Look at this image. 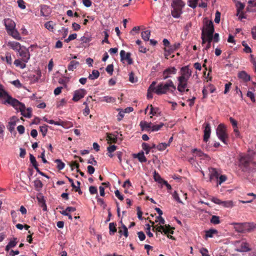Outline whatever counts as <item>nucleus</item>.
<instances>
[{"instance_id": "nucleus-1", "label": "nucleus", "mask_w": 256, "mask_h": 256, "mask_svg": "<svg viewBox=\"0 0 256 256\" xmlns=\"http://www.w3.org/2000/svg\"><path fill=\"white\" fill-rule=\"evenodd\" d=\"M156 82L153 81L149 86V90H152L158 95H162L166 94L168 92L173 93L176 90L173 82L170 80L166 83L160 82L157 86H156Z\"/></svg>"}, {"instance_id": "nucleus-2", "label": "nucleus", "mask_w": 256, "mask_h": 256, "mask_svg": "<svg viewBox=\"0 0 256 256\" xmlns=\"http://www.w3.org/2000/svg\"><path fill=\"white\" fill-rule=\"evenodd\" d=\"M180 76L177 78L178 82L177 89L180 92H184L185 88L188 86V82L192 75V70L188 66H184L180 68Z\"/></svg>"}, {"instance_id": "nucleus-3", "label": "nucleus", "mask_w": 256, "mask_h": 256, "mask_svg": "<svg viewBox=\"0 0 256 256\" xmlns=\"http://www.w3.org/2000/svg\"><path fill=\"white\" fill-rule=\"evenodd\" d=\"M12 105L16 110H19L21 112V114L26 117L30 118L32 116V110L31 108L26 109L24 104L20 102L18 100H13Z\"/></svg>"}, {"instance_id": "nucleus-4", "label": "nucleus", "mask_w": 256, "mask_h": 256, "mask_svg": "<svg viewBox=\"0 0 256 256\" xmlns=\"http://www.w3.org/2000/svg\"><path fill=\"white\" fill-rule=\"evenodd\" d=\"M216 134L218 138L224 144H228V134L226 132V126L222 124H220L216 130Z\"/></svg>"}, {"instance_id": "nucleus-5", "label": "nucleus", "mask_w": 256, "mask_h": 256, "mask_svg": "<svg viewBox=\"0 0 256 256\" xmlns=\"http://www.w3.org/2000/svg\"><path fill=\"white\" fill-rule=\"evenodd\" d=\"M214 27L212 21H207L202 32L201 37L213 36Z\"/></svg>"}, {"instance_id": "nucleus-6", "label": "nucleus", "mask_w": 256, "mask_h": 256, "mask_svg": "<svg viewBox=\"0 0 256 256\" xmlns=\"http://www.w3.org/2000/svg\"><path fill=\"white\" fill-rule=\"evenodd\" d=\"M2 98L6 99L5 100L2 102V104H8L10 106L12 104V103L13 100H16L10 96L4 89V86L2 84H0V100Z\"/></svg>"}, {"instance_id": "nucleus-7", "label": "nucleus", "mask_w": 256, "mask_h": 256, "mask_svg": "<svg viewBox=\"0 0 256 256\" xmlns=\"http://www.w3.org/2000/svg\"><path fill=\"white\" fill-rule=\"evenodd\" d=\"M188 5L192 8H196L197 6L202 8L207 7V3L204 0H188Z\"/></svg>"}, {"instance_id": "nucleus-8", "label": "nucleus", "mask_w": 256, "mask_h": 256, "mask_svg": "<svg viewBox=\"0 0 256 256\" xmlns=\"http://www.w3.org/2000/svg\"><path fill=\"white\" fill-rule=\"evenodd\" d=\"M120 61L124 63V61H126L128 64H133V60L131 58V54L130 52H126L124 50L120 52Z\"/></svg>"}, {"instance_id": "nucleus-9", "label": "nucleus", "mask_w": 256, "mask_h": 256, "mask_svg": "<svg viewBox=\"0 0 256 256\" xmlns=\"http://www.w3.org/2000/svg\"><path fill=\"white\" fill-rule=\"evenodd\" d=\"M211 200L214 204L221 205L224 208H232L234 206L233 202L232 200L222 201L215 197H212Z\"/></svg>"}, {"instance_id": "nucleus-10", "label": "nucleus", "mask_w": 256, "mask_h": 256, "mask_svg": "<svg viewBox=\"0 0 256 256\" xmlns=\"http://www.w3.org/2000/svg\"><path fill=\"white\" fill-rule=\"evenodd\" d=\"M177 70L174 67H168L164 70L162 74V79L166 80L171 76V75L175 74Z\"/></svg>"}, {"instance_id": "nucleus-11", "label": "nucleus", "mask_w": 256, "mask_h": 256, "mask_svg": "<svg viewBox=\"0 0 256 256\" xmlns=\"http://www.w3.org/2000/svg\"><path fill=\"white\" fill-rule=\"evenodd\" d=\"M240 165L244 166L245 170L248 168L250 163L252 162V158L249 156H242L240 160Z\"/></svg>"}, {"instance_id": "nucleus-12", "label": "nucleus", "mask_w": 256, "mask_h": 256, "mask_svg": "<svg viewBox=\"0 0 256 256\" xmlns=\"http://www.w3.org/2000/svg\"><path fill=\"white\" fill-rule=\"evenodd\" d=\"M86 94V90L80 88L74 92L72 100L74 102H78L80 99L84 98Z\"/></svg>"}, {"instance_id": "nucleus-13", "label": "nucleus", "mask_w": 256, "mask_h": 256, "mask_svg": "<svg viewBox=\"0 0 256 256\" xmlns=\"http://www.w3.org/2000/svg\"><path fill=\"white\" fill-rule=\"evenodd\" d=\"M245 5L242 3L241 2H238L236 4V15L238 16V18L240 20L243 18H246V16H244V14L243 12V10L244 9Z\"/></svg>"}, {"instance_id": "nucleus-14", "label": "nucleus", "mask_w": 256, "mask_h": 256, "mask_svg": "<svg viewBox=\"0 0 256 256\" xmlns=\"http://www.w3.org/2000/svg\"><path fill=\"white\" fill-rule=\"evenodd\" d=\"M236 244H240V246L236 248V251L238 252H246L250 250L249 244L245 242L237 241Z\"/></svg>"}, {"instance_id": "nucleus-15", "label": "nucleus", "mask_w": 256, "mask_h": 256, "mask_svg": "<svg viewBox=\"0 0 256 256\" xmlns=\"http://www.w3.org/2000/svg\"><path fill=\"white\" fill-rule=\"evenodd\" d=\"M20 56L22 57V60L24 62H28L30 58V54L27 49H20L18 51Z\"/></svg>"}, {"instance_id": "nucleus-16", "label": "nucleus", "mask_w": 256, "mask_h": 256, "mask_svg": "<svg viewBox=\"0 0 256 256\" xmlns=\"http://www.w3.org/2000/svg\"><path fill=\"white\" fill-rule=\"evenodd\" d=\"M211 128L209 123H206L204 130V141L206 142L210 135Z\"/></svg>"}, {"instance_id": "nucleus-17", "label": "nucleus", "mask_w": 256, "mask_h": 256, "mask_svg": "<svg viewBox=\"0 0 256 256\" xmlns=\"http://www.w3.org/2000/svg\"><path fill=\"white\" fill-rule=\"evenodd\" d=\"M4 26H6L7 32L12 30L15 28V22L10 18L5 19L4 20Z\"/></svg>"}, {"instance_id": "nucleus-18", "label": "nucleus", "mask_w": 256, "mask_h": 256, "mask_svg": "<svg viewBox=\"0 0 256 256\" xmlns=\"http://www.w3.org/2000/svg\"><path fill=\"white\" fill-rule=\"evenodd\" d=\"M180 44L178 42H176L173 45H170L168 49H167L166 48H164V51L166 52H168V54H165V56L166 58L167 56L170 54L174 52V51L178 50L180 47Z\"/></svg>"}, {"instance_id": "nucleus-19", "label": "nucleus", "mask_w": 256, "mask_h": 256, "mask_svg": "<svg viewBox=\"0 0 256 256\" xmlns=\"http://www.w3.org/2000/svg\"><path fill=\"white\" fill-rule=\"evenodd\" d=\"M201 38L202 40V45L207 42L204 50H208L211 46V42L212 41L213 36L201 37Z\"/></svg>"}, {"instance_id": "nucleus-20", "label": "nucleus", "mask_w": 256, "mask_h": 256, "mask_svg": "<svg viewBox=\"0 0 256 256\" xmlns=\"http://www.w3.org/2000/svg\"><path fill=\"white\" fill-rule=\"evenodd\" d=\"M244 233L250 232L256 230V224L254 222H244Z\"/></svg>"}, {"instance_id": "nucleus-21", "label": "nucleus", "mask_w": 256, "mask_h": 256, "mask_svg": "<svg viewBox=\"0 0 256 256\" xmlns=\"http://www.w3.org/2000/svg\"><path fill=\"white\" fill-rule=\"evenodd\" d=\"M152 125L151 122H148L146 121L142 120L140 123V126L142 130H146L148 132L152 130Z\"/></svg>"}, {"instance_id": "nucleus-22", "label": "nucleus", "mask_w": 256, "mask_h": 256, "mask_svg": "<svg viewBox=\"0 0 256 256\" xmlns=\"http://www.w3.org/2000/svg\"><path fill=\"white\" fill-rule=\"evenodd\" d=\"M185 5L184 2L182 0H173L172 3V6L173 8L182 9Z\"/></svg>"}, {"instance_id": "nucleus-23", "label": "nucleus", "mask_w": 256, "mask_h": 256, "mask_svg": "<svg viewBox=\"0 0 256 256\" xmlns=\"http://www.w3.org/2000/svg\"><path fill=\"white\" fill-rule=\"evenodd\" d=\"M40 13L43 16H48L51 13V9L46 5H42L40 8Z\"/></svg>"}, {"instance_id": "nucleus-24", "label": "nucleus", "mask_w": 256, "mask_h": 256, "mask_svg": "<svg viewBox=\"0 0 256 256\" xmlns=\"http://www.w3.org/2000/svg\"><path fill=\"white\" fill-rule=\"evenodd\" d=\"M231 224H232L234 226V229L238 232L244 233V223L233 222Z\"/></svg>"}, {"instance_id": "nucleus-25", "label": "nucleus", "mask_w": 256, "mask_h": 256, "mask_svg": "<svg viewBox=\"0 0 256 256\" xmlns=\"http://www.w3.org/2000/svg\"><path fill=\"white\" fill-rule=\"evenodd\" d=\"M37 200L38 202L39 206L42 208L44 211L47 210V207L46 204V201L44 199V196L42 195H39L37 196Z\"/></svg>"}, {"instance_id": "nucleus-26", "label": "nucleus", "mask_w": 256, "mask_h": 256, "mask_svg": "<svg viewBox=\"0 0 256 256\" xmlns=\"http://www.w3.org/2000/svg\"><path fill=\"white\" fill-rule=\"evenodd\" d=\"M210 178L212 181L214 178L218 179L219 177V174L215 168H210Z\"/></svg>"}, {"instance_id": "nucleus-27", "label": "nucleus", "mask_w": 256, "mask_h": 256, "mask_svg": "<svg viewBox=\"0 0 256 256\" xmlns=\"http://www.w3.org/2000/svg\"><path fill=\"white\" fill-rule=\"evenodd\" d=\"M238 77L242 80L244 82L250 80V76L248 75L245 71H241L238 74Z\"/></svg>"}, {"instance_id": "nucleus-28", "label": "nucleus", "mask_w": 256, "mask_h": 256, "mask_svg": "<svg viewBox=\"0 0 256 256\" xmlns=\"http://www.w3.org/2000/svg\"><path fill=\"white\" fill-rule=\"evenodd\" d=\"M16 117L12 116L11 120L8 123V128L10 132H12L14 130V126L16 125Z\"/></svg>"}, {"instance_id": "nucleus-29", "label": "nucleus", "mask_w": 256, "mask_h": 256, "mask_svg": "<svg viewBox=\"0 0 256 256\" xmlns=\"http://www.w3.org/2000/svg\"><path fill=\"white\" fill-rule=\"evenodd\" d=\"M8 46L15 50L18 51L19 50L21 49L20 44L18 42H8Z\"/></svg>"}, {"instance_id": "nucleus-30", "label": "nucleus", "mask_w": 256, "mask_h": 256, "mask_svg": "<svg viewBox=\"0 0 256 256\" xmlns=\"http://www.w3.org/2000/svg\"><path fill=\"white\" fill-rule=\"evenodd\" d=\"M134 158H138V159L140 162H146L147 160L146 158L144 156V152H139L137 154H134Z\"/></svg>"}, {"instance_id": "nucleus-31", "label": "nucleus", "mask_w": 256, "mask_h": 256, "mask_svg": "<svg viewBox=\"0 0 256 256\" xmlns=\"http://www.w3.org/2000/svg\"><path fill=\"white\" fill-rule=\"evenodd\" d=\"M56 26V24L52 21H48L44 24V27L48 30L49 31L54 32V28Z\"/></svg>"}, {"instance_id": "nucleus-32", "label": "nucleus", "mask_w": 256, "mask_h": 256, "mask_svg": "<svg viewBox=\"0 0 256 256\" xmlns=\"http://www.w3.org/2000/svg\"><path fill=\"white\" fill-rule=\"evenodd\" d=\"M80 62L76 60H72L69 64L68 68L69 70H74L79 66Z\"/></svg>"}, {"instance_id": "nucleus-33", "label": "nucleus", "mask_w": 256, "mask_h": 256, "mask_svg": "<svg viewBox=\"0 0 256 256\" xmlns=\"http://www.w3.org/2000/svg\"><path fill=\"white\" fill-rule=\"evenodd\" d=\"M106 140L108 143H116L117 141V138L112 134H107Z\"/></svg>"}, {"instance_id": "nucleus-34", "label": "nucleus", "mask_w": 256, "mask_h": 256, "mask_svg": "<svg viewBox=\"0 0 256 256\" xmlns=\"http://www.w3.org/2000/svg\"><path fill=\"white\" fill-rule=\"evenodd\" d=\"M150 30L143 31L141 33L142 38L146 42L150 40Z\"/></svg>"}, {"instance_id": "nucleus-35", "label": "nucleus", "mask_w": 256, "mask_h": 256, "mask_svg": "<svg viewBox=\"0 0 256 256\" xmlns=\"http://www.w3.org/2000/svg\"><path fill=\"white\" fill-rule=\"evenodd\" d=\"M182 14V10L178 8H173L172 10V15L174 18H178Z\"/></svg>"}, {"instance_id": "nucleus-36", "label": "nucleus", "mask_w": 256, "mask_h": 256, "mask_svg": "<svg viewBox=\"0 0 256 256\" xmlns=\"http://www.w3.org/2000/svg\"><path fill=\"white\" fill-rule=\"evenodd\" d=\"M8 33L16 40L20 39V36L18 32L15 29V28L12 30H10L8 32Z\"/></svg>"}, {"instance_id": "nucleus-37", "label": "nucleus", "mask_w": 256, "mask_h": 256, "mask_svg": "<svg viewBox=\"0 0 256 256\" xmlns=\"http://www.w3.org/2000/svg\"><path fill=\"white\" fill-rule=\"evenodd\" d=\"M115 101V98L110 96H105L100 98L102 102H114Z\"/></svg>"}, {"instance_id": "nucleus-38", "label": "nucleus", "mask_w": 256, "mask_h": 256, "mask_svg": "<svg viewBox=\"0 0 256 256\" xmlns=\"http://www.w3.org/2000/svg\"><path fill=\"white\" fill-rule=\"evenodd\" d=\"M118 232L120 234H123L125 237L127 238L128 236V230L126 226L122 224V227L120 228Z\"/></svg>"}, {"instance_id": "nucleus-39", "label": "nucleus", "mask_w": 256, "mask_h": 256, "mask_svg": "<svg viewBox=\"0 0 256 256\" xmlns=\"http://www.w3.org/2000/svg\"><path fill=\"white\" fill-rule=\"evenodd\" d=\"M100 76V72L98 70H93L92 74H90L88 78L90 80H94L98 78Z\"/></svg>"}, {"instance_id": "nucleus-40", "label": "nucleus", "mask_w": 256, "mask_h": 256, "mask_svg": "<svg viewBox=\"0 0 256 256\" xmlns=\"http://www.w3.org/2000/svg\"><path fill=\"white\" fill-rule=\"evenodd\" d=\"M22 60L18 59L16 60L14 62V64L17 67H20L22 69H24L26 67V62H22Z\"/></svg>"}, {"instance_id": "nucleus-41", "label": "nucleus", "mask_w": 256, "mask_h": 256, "mask_svg": "<svg viewBox=\"0 0 256 256\" xmlns=\"http://www.w3.org/2000/svg\"><path fill=\"white\" fill-rule=\"evenodd\" d=\"M54 162L56 163V168L58 170H62L64 168L65 164L60 160L56 159L54 160Z\"/></svg>"}, {"instance_id": "nucleus-42", "label": "nucleus", "mask_w": 256, "mask_h": 256, "mask_svg": "<svg viewBox=\"0 0 256 256\" xmlns=\"http://www.w3.org/2000/svg\"><path fill=\"white\" fill-rule=\"evenodd\" d=\"M154 178L155 181L158 182L160 184L162 182V178H161L160 175L156 170L154 172Z\"/></svg>"}, {"instance_id": "nucleus-43", "label": "nucleus", "mask_w": 256, "mask_h": 256, "mask_svg": "<svg viewBox=\"0 0 256 256\" xmlns=\"http://www.w3.org/2000/svg\"><path fill=\"white\" fill-rule=\"evenodd\" d=\"M217 232H218L216 230L210 229L206 231L205 236L206 238H212L214 234H216Z\"/></svg>"}, {"instance_id": "nucleus-44", "label": "nucleus", "mask_w": 256, "mask_h": 256, "mask_svg": "<svg viewBox=\"0 0 256 256\" xmlns=\"http://www.w3.org/2000/svg\"><path fill=\"white\" fill-rule=\"evenodd\" d=\"M116 224L114 222H110L109 224V229L110 234H114L116 232Z\"/></svg>"}, {"instance_id": "nucleus-45", "label": "nucleus", "mask_w": 256, "mask_h": 256, "mask_svg": "<svg viewBox=\"0 0 256 256\" xmlns=\"http://www.w3.org/2000/svg\"><path fill=\"white\" fill-rule=\"evenodd\" d=\"M164 124L162 122H160L158 124L152 125V130L151 132H156L160 130L163 126Z\"/></svg>"}, {"instance_id": "nucleus-46", "label": "nucleus", "mask_w": 256, "mask_h": 256, "mask_svg": "<svg viewBox=\"0 0 256 256\" xmlns=\"http://www.w3.org/2000/svg\"><path fill=\"white\" fill-rule=\"evenodd\" d=\"M164 228V226H162V225L158 226L157 224V225L154 226V228H152V230L154 232L156 231V232L162 233L163 232L162 231H163Z\"/></svg>"}, {"instance_id": "nucleus-47", "label": "nucleus", "mask_w": 256, "mask_h": 256, "mask_svg": "<svg viewBox=\"0 0 256 256\" xmlns=\"http://www.w3.org/2000/svg\"><path fill=\"white\" fill-rule=\"evenodd\" d=\"M92 40L91 38L88 34H84V35L80 38V40L83 43L89 42Z\"/></svg>"}, {"instance_id": "nucleus-48", "label": "nucleus", "mask_w": 256, "mask_h": 256, "mask_svg": "<svg viewBox=\"0 0 256 256\" xmlns=\"http://www.w3.org/2000/svg\"><path fill=\"white\" fill-rule=\"evenodd\" d=\"M40 130L42 132L43 136H45L48 132V126L44 124L40 127Z\"/></svg>"}, {"instance_id": "nucleus-49", "label": "nucleus", "mask_w": 256, "mask_h": 256, "mask_svg": "<svg viewBox=\"0 0 256 256\" xmlns=\"http://www.w3.org/2000/svg\"><path fill=\"white\" fill-rule=\"evenodd\" d=\"M168 146H169V144H166V143H160L156 146V148L159 150H164Z\"/></svg>"}, {"instance_id": "nucleus-50", "label": "nucleus", "mask_w": 256, "mask_h": 256, "mask_svg": "<svg viewBox=\"0 0 256 256\" xmlns=\"http://www.w3.org/2000/svg\"><path fill=\"white\" fill-rule=\"evenodd\" d=\"M210 222L214 224H220V220L219 216H212L210 220Z\"/></svg>"}, {"instance_id": "nucleus-51", "label": "nucleus", "mask_w": 256, "mask_h": 256, "mask_svg": "<svg viewBox=\"0 0 256 256\" xmlns=\"http://www.w3.org/2000/svg\"><path fill=\"white\" fill-rule=\"evenodd\" d=\"M142 146L143 150L146 152V154H148L150 150V146L146 142H143Z\"/></svg>"}, {"instance_id": "nucleus-52", "label": "nucleus", "mask_w": 256, "mask_h": 256, "mask_svg": "<svg viewBox=\"0 0 256 256\" xmlns=\"http://www.w3.org/2000/svg\"><path fill=\"white\" fill-rule=\"evenodd\" d=\"M150 114H152V116L156 115L158 111V108H154L152 105H150Z\"/></svg>"}, {"instance_id": "nucleus-53", "label": "nucleus", "mask_w": 256, "mask_h": 256, "mask_svg": "<svg viewBox=\"0 0 256 256\" xmlns=\"http://www.w3.org/2000/svg\"><path fill=\"white\" fill-rule=\"evenodd\" d=\"M5 59H6V61L7 62V64H12V58L11 54L10 53L7 52L6 54Z\"/></svg>"}, {"instance_id": "nucleus-54", "label": "nucleus", "mask_w": 256, "mask_h": 256, "mask_svg": "<svg viewBox=\"0 0 256 256\" xmlns=\"http://www.w3.org/2000/svg\"><path fill=\"white\" fill-rule=\"evenodd\" d=\"M34 186L36 188H42L43 184L42 182L39 180H36L34 182Z\"/></svg>"}, {"instance_id": "nucleus-55", "label": "nucleus", "mask_w": 256, "mask_h": 256, "mask_svg": "<svg viewBox=\"0 0 256 256\" xmlns=\"http://www.w3.org/2000/svg\"><path fill=\"white\" fill-rule=\"evenodd\" d=\"M219 178L218 180V184L220 185L222 183L224 182L226 179L227 177L225 175H221Z\"/></svg>"}, {"instance_id": "nucleus-56", "label": "nucleus", "mask_w": 256, "mask_h": 256, "mask_svg": "<svg viewBox=\"0 0 256 256\" xmlns=\"http://www.w3.org/2000/svg\"><path fill=\"white\" fill-rule=\"evenodd\" d=\"M89 191L90 194H94L98 193V190L96 186H90L89 188Z\"/></svg>"}, {"instance_id": "nucleus-57", "label": "nucleus", "mask_w": 256, "mask_h": 256, "mask_svg": "<svg viewBox=\"0 0 256 256\" xmlns=\"http://www.w3.org/2000/svg\"><path fill=\"white\" fill-rule=\"evenodd\" d=\"M10 214L12 218V222L14 223H16V222L17 212L14 210H12L10 212Z\"/></svg>"}, {"instance_id": "nucleus-58", "label": "nucleus", "mask_w": 256, "mask_h": 256, "mask_svg": "<svg viewBox=\"0 0 256 256\" xmlns=\"http://www.w3.org/2000/svg\"><path fill=\"white\" fill-rule=\"evenodd\" d=\"M30 160L33 166L38 164L35 157L32 154H30Z\"/></svg>"}, {"instance_id": "nucleus-59", "label": "nucleus", "mask_w": 256, "mask_h": 256, "mask_svg": "<svg viewBox=\"0 0 256 256\" xmlns=\"http://www.w3.org/2000/svg\"><path fill=\"white\" fill-rule=\"evenodd\" d=\"M200 252L201 253L202 256H210L208 254V250L204 248H202L200 250Z\"/></svg>"}, {"instance_id": "nucleus-60", "label": "nucleus", "mask_w": 256, "mask_h": 256, "mask_svg": "<svg viewBox=\"0 0 256 256\" xmlns=\"http://www.w3.org/2000/svg\"><path fill=\"white\" fill-rule=\"evenodd\" d=\"M106 71L110 74H112L113 70H114V66L112 64H108L106 68Z\"/></svg>"}, {"instance_id": "nucleus-61", "label": "nucleus", "mask_w": 256, "mask_h": 256, "mask_svg": "<svg viewBox=\"0 0 256 256\" xmlns=\"http://www.w3.org/2000/svg\"><path fill=\"white\" fill-rule=\"evenodd\" d=\"M220 12L217 11L216 13L214 22L216 24H218L220 22Z\"/></svg>"}, {"instance_id": "nucleus-62", "label": "nucleus", "mask_w": 256, "mask_h": 256, "mask_svg": "<svg viewBox=\"0 0 256 256\" xmlns=\"http://www.w3.org/2000/svg\"><path fill=\"white\" fill-rule=\"evenodd\" d=\"M246 96H248V98H250L252 102H256V100H255V98H254V94L252 92L248 91L247 92Z\"/></svg>"}, {"instance_id": "nucleus-63", "label": "nucleus", "mask_w": 256, "mask_h": 256, "mask_svg": "<svg viewBox=\"0 0 256 256\" xmlns=\"http://www.w3.org/2000/svg\"><path fill=\"white\" fill-rule=\"evenodd\" d=\"M138 237L140 241H143L146 238V236L143 232H138Z\"/></svg>"}, {"instance_id": "nucleus-64", "label": "nucleus", "mask_w": 256, "mask_h": 256, "mask_svg": "<svg viewBox=\"0 0 256 256\" xmlns=\"http://www.w3.org/2000/svg\"><path fill=\"white\" fill-rule=\"evenodd\" d=\"M17 238H14L12 240H11L8 244L11 247L14 248L17 244Z\"/></svg>"}]
</instances>
